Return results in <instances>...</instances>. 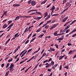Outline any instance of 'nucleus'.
Returning <instances> with one entry per match:
<instances>
[{
  "label": "nucleus",
  "instance_id": "51",
  "mask_svg": "<svg viewBox=\"0 0 76 76\" xmlns=\"http://www.w3.org/2000/svg\"><path fill=\"white\" fill-rule=\"evenodd\" d=\"M66 8V9L63 10V11H64V12H66V10H67V9H68V8Z\"/></svg>",
  "mask_w": 76,
  "mask_h": 76
},
{
  "label": "nucleus",
  "instance_id": "34",
  "mask_svg": "<svg viewBox=\"0 0 76 76\" xmlns=\"http://www.w3.org/2000/svg\"><path fill=\"white\" fill-rule=\"evenodd\" d=\"M8 25H9L10 23H11L12 22V20H9L8 21Z\"/></svg>",
  "mask_w": 76,
  "mask_h": 76
},
{
  "label": "nucleus",
  "instance_id": "37",
  "mask_svg": "<svg viewBox=\"0 0 76 76\" xmlns=\"http://www.w3.org/2000/svg\"><path fill=\"white\" fill-rule=\"evenodd\" d=\"M9 65H10V64H9V63H8V64H7L6 66V69H7V67H9Z\"/></svg>",
  "mask_w": 76,
  "mask_h": 76
},
{
  "label": "nucleus",
  "instance_id": "57",
  "mask_svg": "<svg viewBox=\"0 0 76 76\" xmlns=\"http://www.w3.org/2000/svg\"><path fill=\"white\" fill-rule=\"evenodd\" d=\"M44 51H45V50L44 49H43L42 52H41V54H42V53H44Z\"/></svg>",
  "mask_w": 76,
  "mask_h": 76
},
{
  "label": "nucleus",
  "instance_id": "53",
  "mask_svg": "<svg viewBox=\"0 0 76 76\" xmlns=\"http://www.w3.org/2000/svg\"><path fill=\"white\" fill-rule=\"evenodd\" d=\"M24 51H25V50H24L22 52L20 53L21 55L23 53H24Z\"/></svg>",
  "mask_w": 76,
  "mask_h": 76
},
{
  "label": "nucleus",
  "instance_id": "28",
  "mask_svg": "<svg viewBox=\"0 0 76 76\" xmlns=\"http://www.w3.org/2000/svg\"><path fill=\"white\" fill-rule=\"evenodd\" d=\"M47 62H48V59L44 61L43 63H47Z\"/></svg>",
  "mask_w": 76,
  "mask_h": 76
},
{
  "label": "nucleus",
  "instance_id": "59",
  "mask_svg": "<svg viewBox=\"0 0 76 76\" xmlns=\"http://www.w3.org/2000/svg\"><path fill=\"white\" fill-rule=\"evenodd\" d=\"M51 60H52V58H50V59L48 60V62H50V61H51Z\"/></svg>",
  "mask_w": 76,
  "mask_h": 76
},
{
  "label": "nucleus",
  "instance_id": "5",
  "mask_svg": "<svg viewBox=\"0 0 76 76\" xmlns=\"http://www.w3.org/2000/svg\"><path fill=\"white\" fill-rule=\"evenodd\" d=\"M49 15L48 16V17L45 18V21H46V20H48V19H49L50 18V13H49Z\"/></svg>",
  "mask_w": 76,
  "mask_h": 76
},
{
  "label": "nucleus",
  "instance_id": "39",
  "mask_svg": "<svg viewBox=\"0 0 76 76\" xmlns=\"http://www.w3.org/2000/svg\"><path fill=\"white\" fill-rule=\"evenodd\" d=\"M29 39L27 40L25 43V44H28V43L29 42Z\"/></svg>",
  "mask_w": 76,
  "mask_h": 76
},
{
  "label": "nucleus",
  "instance_id": "23",
  "mask_svg": "<svg viewBox=\"0 0 76 76\" xmlns=\"http://www.w3.org/2000/svg\"><path fill=\"white\" fill-rule=\"evenodd\" d=\"M45 15L44 18H45V17H47V16H48V13H47V12H45Z\"/></svg>",
  "mask_w": 76,
  "mask_h": 76
},
{
  "label": "nucleus",
  "instance_id": "9",
  "mask_svg": "<svg viewBox=\"0 0 76 76\" xmlns=\"http://www.w3.org/2000/svg\"><path fill=\"white\" fill-rule=\"evenodd\" d=\"M64 56H65V55H63V56L61 55V56H60L59 57V60H60L62 59V58H63Z\"/></svg>",
  "mask_w": 76,
  "mask_h": 76
},
{
  "label": "nucleus",
  "instance_id": "46",
  "mask_svg": "<svg viewBox=\"0 0 76 76\" xmlns=\"http://www.w3.org/2000/svg\"><path fill=\"white\" fill-rule=\"evenodd\" d=\"M9 58V57H6L5 59V61H6V60H7V59H8Z\"/></svg>",
  "mask_w": 76,
  "mask_h": 76
},
{
  "label": "nucleus",
  "instance_id": "50",
  "mask_svg": "<svg viewBox=\"0 0 76 76\" xmlns=\"http://www.w3.org/2000/svg\"><path fill=\"white\" fill-rule=\"evenodd\" d=\"M67 24H68V23H67V22L64 25V27H65V26H67Z\"/></svg>",
  "mask_w": 76,
  "mask_h": 76
},
{
  "label": "nucleus",
  "instance_id": "7",
  "mask_svg": "<svg viewBox=\"0 0 76 76\" xmlns=\"http://www.w3.org/2000/svg\"><path fill=\"white\" fill-rule=\"evenodd\" d=\"M58 25V23H57V24H54L53 26L54 28H55L56 27H57V26Z\"/></svg>",
  "mask_w": 76,
  "mask_h": 76
},
{
  "label": "nucleus",
  "instance_id": "11",
  "mask_svg": "<svg viewBox=\"0 0 76 76\" xmlns=\"http://www.w3.org/2000/svg\"><path fill=\"white\" fill-rule=\"evenodd\" d=\"M15 70V69H13V68H10L9 70L10 71V72H13V71Z\"/></svg>",
  "mask_w": 76,
  "mask_h": 76
},
{
  "label": "nucleus",
  "instance_id": "1",
  "mask_svg": "<svg viewBox=\"0 0 76 76\" xmlns=\"http://www.w3.org/2000/svg\"><path fill=\"white\" fill-rule=\"evenodd\" d=\"M71 5L72 4H70L69 2H67L66 4L65 8H69L71 6Z\"/></svg>",
  "mask_w": 76,
  "mask_h": 76
},
{
  "label": "nucleus",
  "instance_id": "10",
  "mask_svg": "<svg viewBox=\"0 0 76 76\" xmlns=\"http://www.w3.org/2000/svg\"><path fill=\"white\" fill-rule=\"evenodd\" d=\"M47 0H45L43 1L41 3V4H45V3L47 2Z\"/></svg>",
  "mask_w": 76,
  "mask_h": 76
},
{
  "label": "nucleus",
  "instance_id": "15",
  "mask_svg": "<svg viewBox=\"0 0 76 76\" xmlns=\"http://www.w3.org/2000/svg\"><path fill=\"white\" fill-rule=\"evenodd\" d=\"M76 29H74L73 31H72V32H70L69 34V35H70V34H72V33H73V32H76Z\"/></svg>",
  "mask_w": 76,
  "mask_h": 76
},
{
  "label": "nucleus",
  "instance_id": "52",
  "mask_svg": "<svg viewBox=\"0 0 76 76\" xmlns=\"http://www.w3.org/2000/svg\"><path fill=\"white\" fill-rule=\"evenodd\" d=\"M69 0V3H73V1L72 0Z\"/></svg>",
  "mask_w": 76,
  "mask_h": 76
},
{
  "label": "nucleus",
  "instance_id": "18",
  "mask_svg": "<svg viewBox=\"0 0 76 76\" xmlns=\"http://www.w3.org/2000/svg\"><path fill=\"white\" fill-rule=\"evenodd\" d=\"M19 17H20V16H18V17H17L15 19V20H14V21H16V20H18L19 19Z\"/></svg>",
  "mask_w": 76,
  "mask_h": 76
},
{
  "label": "nucleus",
  "instance_id": "63",
  "mask_svg": "<svg viewBox=\"0 0 76 76\" xmlns=\"http://www.w3.org/2000/svg\"><path fill=\"white\" fill-rule=\"evenodd\" d=\"M67 45L68 46H70V45H72V44H70V43H68L67 44Z\"/></svg>",
  "mask_w": 76,
  "mask_h": 76
},
{
  "label": "nucleus",
  "instance_id": "43",
  "mask_svg": "<svg viewBox=\"0 0 76 76\" xmlns=\"http://www.w3.org/2000/svg\"><path fill=\"white\" fill-rule=\"evenodd\" d=\"M51 3L47 7V8H48L49 7H50V6H51Z\"/></svg>",
  "mask_w": 76,
  "mask_h": 76
},
{
  "label": "nucleus",
  "instance_id": "12",
  "mask_svg": "<svg viewBox=\"0 0 76 76\" xmlns=\"http://www.w3.org/2000/svg\"><path fill=\"white\" fill-rule=\"evenodd\" d=\"M7 24H5L2 27V28L3 29H4V28H6V27H7Z\"/></svg>",
  "mask_w": 76,
  "mask_h": 76
},
{
  "label": "nucleus",
  "instance_id": "61",
  "mask_svg": "<svg viewBox=\"0 0 76 76\" xmlns=\"http://www.w3.org/2000/svg\"><path fill=\"white\" fill-rule=\"evenodd\" d=\"M46 55V53H44L43 54L42 56V57H44V56H45Z\"/></svg>",
  "mask_w": 76,
  "mask_h": 76
},
{
  "label": "nucleus",
  "instance_id": "2",
  "mask_svg": "<svg viewBox=\"0 0 76 76\" xmlns=\"http://www.w3.org/2000/svg\"><path fill=\"white\" fill-rule=\"evenodd\" d=\"M76 20H74V21H72L71 23L68 26H66V28H67L68 29V28H69L70 26V25H72V24H73V23H75V22H76Z\"/></svg>",
  "mask_w": 76,
  "mask_h": 76
},
{
  "label": "nucleus",
  "instance_id": "6",
  "mask_svg": "<svg viewBox=\"0 0 76 76\" xmlns=\"http://www.w3.org/2000/svg\"><path fill=\"white\" fill-rule=\"evenodd\" d=\"M68 19V17H66L64 19L62 20V22H64L67 19Z\"/></svg>",
  "mask_w": 76,
  "mask_h": 76
},
{
  "label": "nucleus",
  "instance_id": "26",
  "mask_svg": "<svg viewBox=\"0 0 76 76\" xmlns=\"http://www.w3.org/2000/svg\"><path fill=\"white\" fill-rule=\"evenodd\" d=\"M50 50H51V51H55V49H54L53 48H50Z\"/></svg>",
  "mask_w": 76,
  "mask_h": 76
},
{
  "label": "nucleus",
  "instance_id": "20",
  "mask_svg": "<svg viewBox=\"0 0 76 76\" xmlns=\"http://www.w3.org/2000/svg\"><path fill=\"white\" fill-rule=\"evenodd\" d=\"M13 25V23H12L11 24V25H10L7 28V29H8V28H10V27L12 26Z\"/></svg>",
  "mask_w": 76,
  "mask_h": 76
},
{
  "label": "nucleus",
  "instance_id": "56",
  "mask_svg": "<svg viewBox=\"0 0 76 76\" xmlns=\"http://www.w3.org/2000/svg\"><path fill=\"white\" fill-rule=\"evenodd\" d=\"M72 51H70L69 53H68V55H69L70 54H72Z\"/></svg>",
  "mask_w": 76,
  "mask_h": 76
},
{
  "label": "nucleus",
  "instance_id": "54",
  "mask_svg": "<svg viewBox=\"0 0 76 76\" xmlns=\"http://www.w3.org/2000/svg\"><path fill=\"white\" fill-rule=\"evenodd\" d=\"M33 32H32L31 34H30L28 36V37H31V35H32V33Z\"/></svg>",
  "mask_w": 76,
  "mask_h": 76
},
{
  "label": "nucleus",
  "instance_id": "60",
  "mask_svg": "<svg viewBox=\"0 0 76 76\" xmlns=\"http://www.w3.org/2000/svg\"><path fill=\"white\" fill-rule=\"evenodd\" d=\"M76 36V33L74 35H73L72 36V37H75Z\"/></svg>",
  "mask_w": 76,
  "mask_h": 76
},
{
  "label": "nucleus",
  "instance_id": "22",
  "mask_svg": "<svg viewBox=\"0 0 76 76\" xmlns=\"http://www.w3.org/2000/svg\"><path fill=\"white\" fill-rule=\"evenodd\" d=\"M67 2V0H63V3H62V4H64V3H66Z\"/></svg>",
  "mask_w": 76,
  "mask_h": 76
},
{
  "label": "nucleus",
  "instance_id": "17",
  "mask_svg": "<svg viewBox=\"0 0 76 76\" xmlns=\"http://www.w3.org/2000/svg\"><path fill=\"white\" fill-rule=\"evenodd\" d=\"M58 31H57L55 32H54V35L55 36H56V34H57V33H58Z\"/></svg>",
  "mask_w": 76,
  "mask_h": 76
},
{
  "label": "nucleus",
  "instance_id": "38",
  "mask_svg": "<svg viewBox=\"0 0 76 76\" xmlns=\"http://www.w3.org/2000/svg\"><path fill=\"white\" fill-rule=\"evenodd\" d=\"M51 21V20L47 21V23H46L47 24H47L48 23H50Z\"/></svg>",
  "mask_w": 76,
  "mask_h": 76
},
{
  "label": "nucleus",
  "instance_id": "14",
  "mask_svg": "<svg viewBox=\"0 0 76 76\" xmlns=\"http://www.w3.org/2000/svg\"><path fill=\"white\" fill-rule=\"evenodd\" d=\"M36 38H37L36 37H34L33 39H32V40L30 41V43H31V42H32V41H34V40H35V39H36Z\"/></svg>",
  "mask_w": 76,
  "mask_h": 76
},
{
  "label": "nucleus",
  "instance_id": "27",
  "mask_svg": "<svg viewBox=\"0 0 76 76\" xmlns=\"http://www.w3.org/2000/svg\"><path fill=\"white\" fill-rule=\"evenodd\" d=\"M35 13H37V15H41V13L40 12H35Z\"/></svg>",
  "mask_w": 76,
  "mask_h": 76
},
{
  "label": "nucleus",
  "instance_id": "62",
  "mask_svg": "<svg viewBox=\"0 0 76 76\" xmlns=\"http://www.w3.org/2000/svg\"><path fill=\"white\" fill-rule=\"evenodd\" d=\"M37 67H38L37 65H36V66L34 68V69H33V70H35V69H36V68H37Z\"/></svg>",
  "mask_w": 76,
  "mask_h": 76
},
{
  "label": "nucleus",
  "instance_id": "64",
  "mask_svg": "<svg viewBox=\"0 0 76 76\" xmlns=\"http://www.w3.org/2000/svg\"><path fill=\"white\" fill-rule=\"evenodd\" d=\"M55 68H56V67H55L54 65L52 67V69H54Z\"/></svg>",
  "mask_w": 76,
  "mask_h": 76
},
{
  "label": "nucleus",
  "instance_id": "40",
  "mask_svg": "<svg viewBox=\"0 0 76 76\" xmlns=\"http://www.w3.org/2000/svg\"><path fill=\"white\" fill-rule=\"evenodd\" d=\"M37 35V34L35 33L32 36V38H34V37H35Z\"/></svg>",
  "mask_w": 76,
  "mask_h": 76
},
{
  "label": "nucleus",
  "instance_id": "55",
  "mask_svg": "<svg viewBox=\"0 0 76 76\" xmlns=\"http://www.w3.org/2000/svg\"><path fill=\"white\" fill-rule=\"evenodd\" d=\"M4 66V64H2L1 65V67H3Z\"/></svg>",
  "mask_w": 76,
  "mask_h": 76
},
{
  "label": "nucleus",
  "instance_id": "32",
  "mask_svg": "<svg viewBox=\"0 0 76 76\" xmlns=\"http://www.w3.org/2000/svg\"><path fill=\"white\" fill-rule=\"evenodd\" d=\"M32 50V49H30L28 50V51L27 53L26 54H28V53H29V52H30V51H31Z\"/></svg>",
  "mask_w": 76,
  "mask_h": 76
},
{
  "label": "nucleus",
  "instance_id": "8",
  "mask_svg": "<svg viewBox=\"0 0 76 76\" xmlns=\"http://www.w3.org/2000/svg\"><path fill=\"white\" fill-rule=\"evenodd\" d=\"M13 6H14V7H18V6H20V4H14L13 5Z\"/></svg>",
  "mask_w": 76,
  "mask_h": 76
},
{
  "label": "nucleus",
  "instance_id": "16",
  "mask_svg": "<svg viewBox=\"0 0 76 76\" xmlns=\"http://www.w3.org/2000/svg\"><path fill=\"white\" fill-rule=\"evenodd\" d=\"M58 15H59L58 14H54L52 15V16H57Z\"/></svg>",
  "mask_w": 76,
  "mask_h": 76
},
{
  "label": "nucleus",
  "instance_id": "19",
  "mask_svg": "<svg viewBox=\"0 0 76 76\" xmlns=\"http://www.w3.org/2000/svg\"><path fill=\"white\" fill-rule=\"evenodd\" d=\"M47 65H48L49 67H50V66H51L52 65L51 63H50L49 64L48 63H47L45 64V66H47Z\"/></svg>",
  "mask_w": 76,
  "mask_h": 76
},
{
  "label": "nucleus",
  "instance_id": "48",
  "mask_svg": "<svg viewBox=\"0 0 76 76\" xmlns=\"http://www.w3.org/2000/svg\"><path fill=\"white\" fill-rule=\"evenodd\" d=\"M19 58H18L17 60L16 61H15L14 63H17L18 62V61H19Z\"/></svg>",
  "mask_w": 76,
  "mask_h": 76
},
{
  "label": "nucleus",
  "instance_id": "49",
  "mask_svg": "<svg viewBox=\"0 0 76 76\" xmlns=\"http://www.w3.org/2000/svg\"><path fill=\"white\" fill-rule=\"evenodd\" d=\"M48 27H49V26L47 25L45 27V29H47L48 28Z\"/></svg>",
  "mask_w": 76,
  "mask_h": 76
},
{
  "label": "nucleus",
  "instance_id": "58",
  "mask_svg": "<svg viewBox=\"0 0 76 76\" xmlns=\"http://www.w3.org/2000/svg\"><path fill=\"white\" fill-rule=\"evenodd\" d=\"M55 45L56 46V48H58V45H57L55 44Z\"/></svg>",
  "mask_w": 76,
  "mask_h": 76
},
{
  "label": "nucleus",
  "instance_id": "24",
  "mask_svg": "<svg viewBox=\"0 0 76 76\" xmlns=\"http://www.w3.org/2000/svg\"><path fill=\"white\" fill-rule=\"evenodd\" d=\"M19 33H16L15 34V35H14V37H15V38H17L18 36V35L19 34Z\"/></svg>",
  "mask_w": 76,
  "mask_h": 76
},
{
  "label": "nucleus",
  "instance_id": "45",
  "mask_svg": "<svg viewBox=\"0 0 76 76\" xmlns=\"http://www.w3.org/2000/svg\"><path fill=\"white\" fill-rule=\"evenodd\" d=\"M43 23H44V22H42L40 23V24H39V25L38 26H40V25H41Z\"/></svg>",
  "mask_w": 76,
  "mask_h": 76
},
{
  "label": "nucleus",
  "instance_id": "30",
  "mask_svg": "<svg viewBox=\"0 0 76 76\" xmlns=\"http://www.w3.org/2000/svg\"><path fill=\"white\" fill-rule=\"evenodd\" d=\"M12 60H13V59L12 58H11L10 59H9L8 61V62L9 63H10V62H11V61H12Z\"/></svg>",
  "mask_w": 76,
  "mask_h": 76
},
{
  "label": "nucleus",
  "instance_id": "13",
  "mask_svg": "<svg viewBox=\"0 0 76 76\" xmlns=\"http://www.w3.org/2000/svg\"><path fill=\"white\" fill-rule=\"evenodd\" d=\"M64 38V37H60L57 39V41H60L61 40H63V39Z\"/></svg>",
  "mask_w": 76,
  "mask_h": 76
},
{
  "label": "nucleus",
  "instance_id": "47",
  "mask_svg": "<svg viewBox=\"0 0 76 76\" xmlns=\"http://www.w3.org/2000/svg\"><path fill=\"white\" fill-rule=\"evenodd\" d=\"M52 10H54L56 8H55V7H54V6H53V7L52 8Z\"/></svg>",
  "mask_w": 76,
  "mask_h": 76
},
{
  "label": "nucleus",
  "instance_id": "41",
  "mask_svg": "<svg viewBox=\"0 0 76 76\" xmlns=\"http://www.w3.org/2000/svg\"><path fill=\"white\" fill-rule=\"evenodd\" d=\"M62 68V65H61L59 67V70H61V69Z\"/></svg>",
  "mask_w": 76,
  "mask_h": 76
},
{
  "label": "nucleus",
  "instance_id": "31",
  "mask_svg": "<svg viewBox=\"0 0 76 76\" xmlns=\"http://www.w3.org/2000/svg\"><path fill=\"white\" fill-rule=\"evenodd\" d=\"M51 64L52 66H54V62L53 61H51Z\"/></svg>",
  "mask_w": 76,
  "mask_h": 76
},
{
  "label": "nucleus",
  "instance_id": "25",
  "mask_svg": "<svg viewBox=\"0 0 76 76\" xmlns=\"http://www.w3.org/2000/svg\"><path fill=\"white\" fill-rule=\"evenodd\" d=\"M44 34H43L42 35H40L38 36V37L39 38H42V37L44 36Z\"/></svg>",
  "mask_w": 76,
  "mask_h": 76
},
{
  "label": "nucleus",
  "instance_id": "29",
  "mask_svg": "<svg viewBox=\"0 0 76 76\" xmlns=\"http://www.w3.org/2000/svg\"><path fill=\"white\" fill-rule=\"evenodd\" d=\"M64 68H66V69H69V65H68L64 66Z\"/></svg>",
  "mask_w": 76,
  "mask_h": 76
},
{
  "label": "nucleus",
  "instance_id": "4",
  "mask_svg": "<svg viewBox=\"0 0 76 76\" xmlns=\"http://www.w3.org/2000/svg\"><path fill=\"white\" fill-rule=\"evenodd\" d=\"M15 66L14 64L13 63H11L10 64V66L9 67L10 68H13Z\"/></svg>",
  "mask_w": 76,
  "mask_h": 76
},
{
  "label": "nucleus",
  "instance_id": "21",
  "mask_svg": "<svg viewBox=\"0 0 76 76\" xmlns=\"http://www.w3.org/2000/svg\"><path fill=\"white\" fill-rule=\"evenodd\" d=\"M9 73H10V71H8L5 74V76H8V75H9Z\"/></svg>",
  "mask_w": 76,
  "mask_h": 76
},
{
  "label": "nucleus",
  "instance_id": "33",
  "mask_svg": "<svg viewBox=\"0 0 76 76\" xmlns=\"http://www.w3.org/2000/svg\"><path fill=\"white\" fill-rule=\"evenodd\" d=\"M41 19V17H37V20H38L39 19Z\"/></svg>",
  "mask_w": 76,
  "mask_h": 76
},
{
  "label": "nucleus",
  "instance_id": "42",
  "mask_svg": "<svg viewBox=\"0 0 76 76\" xmlns=\"http://www.w3.org/2000/svg\"><path fill=\"white\" fill-rule=\"evenodd\" d=\"M47 25V24L46 23L43 26H42L41 27V28H42L44 27V26H46V25Z\"/></svg>",
  "mask_w": 76,
  "mask_h": 76
},
{
  "label": "nucleus",
  "instance_id": "3",
  "mask_svg": "<svg viewBox=\"0 0 76 76\" xmlns=\"http://www.w3.org/2000/svg\"><path fill=\"white\" fill-rule=\"evenodd\" d=\"M31 1V3L32 6H35L36 4V2L35 1Z\"/></svg>",
  "mask_w": 76,
  "mask_h": 76
},
{
  "label": "nucleus",
  "instance_id": "35",
  "mask_svg": "<svg viewBox=\"0 0 76 76\" xmlns=\"http://www.w3.org/2000/svg\"><path fill=\"white\" fill-rule=\"evenodd\" d=\"M41 28H39V29H38V30L36 31L37 32H39V31H41Z\"/></svg>",
  "mask_w": 76,
  "mask_h": 76
},
{
  "label": "nucleus",
  "instance_id": "44",
  "mask_svg": "<svg viewBox=\"0 0 76 76\" xmlns=\"http://www.w3.org/2000/svg\"><path fill=\"white\" fill-rule=\"evenodd\" d=\"M51 70H52V69H48V72H50L51 71Z\"/></svg>",
  "mask_w": 76,
  "mask_h": 76
},
{
  "label": "nucleus",
  "instance_id": "36",
  "mask_svg": "<svg viewBox=\"0 0 76 76\" xmlns=\"http://www.w3.org/2000/svg\"><path fill=\"white\" fill-rule=\"evenodd\" d=\"M44 65H43V64L42 63L40 64L39 65V67H42V66H43Z\"/></svg>",
  "mask_w": 76,
  "mask_h": 76
}]
</instances>
